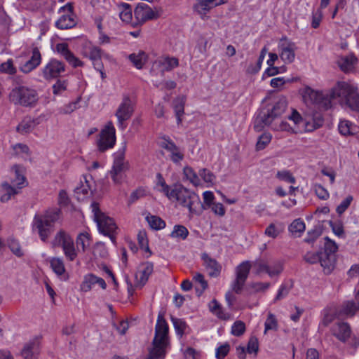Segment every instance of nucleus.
<instances>
[{"label":"nucleus","mask_w":359,"mask_h":359,"mask_svg":"<svg viewBox=\"0 0 359 359\" xmlns=\"http://www.w3.org/2000/svg\"><path fill=\"white\" fill-rule=\"evenodd\" d=\"M134 15L136 20L133 24H142L147 20L156 19L158 18L157 13L144 3H140L134 11Z\"/></svg>","instance_id":"nucleus-17"},{"label":"nucleus","mask_w":359,"mask_h":359,"mask_svg":"<svg viewBox=\"0 0 359 359\" xmlns=\"http://www.w3.org/2000/svg\"><path fill=\"white\" fill-rule=\"evenodd\" d=\"M332 334L342 343H346L352 336L350 325L344 321L334 323L331 327Z\"/></svg>","instance_id":"nucleus-16"},{"label":"nucleus","mask_w":359,"mask_h":359,"mask_svg":"<svg viewBox=\"0 0 359 359\" xmlns=\"http://www.w3.org/2000/svg\"><path fill=\"white\" fill-rule=\"evenodd\" d=\"M194 279L196 282L198 283L201 285V287H196V292L198 296H201V294L205 290V289L208 287V283L205 280L204 276L201 273H196L194 276Z\"/></svg>","instance_id":"nucleus-45"},{"label":"nucleus","mask_w":359,"mask_h":359,"mask_svg":"<svg viewBox=\"0 0 359 359\" xmlns=\"http://www.w3.org/2000/svg\"><path fill=\"white\" fill-rule=\"evenodd\" d=\"M216 0H196L193 6V10L200 15L202 20H205L208 13L214 7L220 4L215 2Z\"/></svg>","instance_id":"nucleus-22"},{"label":"nucleus","mask_w":359,"mask_h":359,"mask_svg":"<svg viewBox=\"0 0 359 359\" xmlns=\"http://www.w3.org/2000/svg\"><path fill=\"white\" fill-rule=\"evenodd\" d=\"M129 169V163L125 159V148L114 154L112 168L109 175L115 184H121L126 178V171Z\"/></svg>","instance_id":"nucleus-9"},{"label":"nucleus","mask_w":359,"mask_h":359,"mask_svg":"<svg viewBox=\"0 0 359 359\" xmlns=\"http://www.w3.org/2000/svg\"><path fill=\"white\" fill-rule=\"evenodd\" d=\"M185 102L186 98L184 96L177 97L173 100L172 106L178 125L181 124L182 121V116L184 114Z\"/></svg>","instance_id":"nucleus-30"},{"label":"nucleus","mask_w":359,"mask_h":359,"mask_svg":"<svg viewBox=\"0 0 359 359\" xmlns=\"http://www.w3.org/2000/svg\"><path fill=\"white\" fill-rule=\"evenodd\" d=\"M323 230L320 226H316L313 229L309 231L304 241L307 243H313L321 236Z\"/></svg>","instance_id":"nucleus-40"},{"label":"nucleus","mask_w":359,"mask_h":359,"mask_svg":"<svg viewBox=\"0 0 359 359\" xmlns=\"http://www.w3.org/2000/svg\"><path fill=\"white\" fill-rule=\"evenodd\" d=\"M160 147L170 152V159L177 163L184 158V154L180 152L179 147L169 138L164 137L159 144Z\"/></svg>","instance_id":"nucleus-21"},{"label":"nucleus","mask_w":359,"mask_h":359,"mask_svg":"<svg viewBox=\"0 0 359 359\" xmlns=\"http://www.w3.org/2000/svg\"><path fill=\"white\" fill-rule=\"evenodd\" d=\"M271 135L269 133H265L261 135L256 144L257 150L264 149L271 142Z\"/></svg>","instance_id":"nucleus-47"},{"label":"nucleus","mask_w":359,"mask_h":359,"mask_svg":"<svg viewBox=\"0 0 359 359\" xmlns=\"http://www.w3.org/2000/svg\"><path fill=\"white\" fill-rule=\"evenodd\" d=\"M283 270V264L280 261L274 262L272 265L269 266L268 275L270 277L278 276Z\"/></svg>","instance_id":"nucleus-56"},{"label":"nucleus","mask_w":359,"mask_h":359,"mask_svg":"<svg viewBox=\"0 0 359 359\" xmlns=\"http://www.w3.org/2000/svg\"><path fill=\"white\" fill-rule=\"evenodd\" d=\"M278 48L280 51V57L285 63H292L294 60L297 46L294 42L289 41L286 36H283Z\"/></svg>","instance_id":"nucleus-15"},{"label":"nucleus","mask_w":359,"mask_h":359,"mask_svg":"<svg viewBox=\"0 0 359 359\" xmlns=\"http://www.w3.org/2000/svg\"><path fill=\"white\" fill-rule=\"evenodd\" d=\"M84 182H81V186L74 189V194L79 201L83 200L92 193L88 180L86 177H84Z\"/></svg>","instance_id":"nucleus-31"},{"label":"nucleus","mask_w":359,"mask_h":359,"mask_svg":"<svg viewBox=\"0 0 359 359\" xmlns=\"http://www.w3.org/2000/svg\"><path fill=\"white\" fill-rule=\"evenodd\" d=\"M41 61V55L40 51L37 47H35L32 50L31 58L21 66L20 69L24 73H29L37 67L40 65Z\"/></svg>","instance_id":"nucleus-27"},{"label":"nucleus","mask_w":359,"mask_h":359,"mask_svg":"<svg viewBox=\"0 0 359 359\" xmlns=\"http://www.w3.org/2000/svg\"><path fill=\"white\" fill-rule=\"evenodd\" d=\"M359 310V302L358 303L354 301H346L344 302L339 310L338 311V315L339 316H348L353 317L355 313Z\"/></svg>","instance_id":"nucleus-28"},{"label":"nucleus","mask_w":359,"mask_h":359,"mask_svg":"<svg viewBox=\"0 0 359 359\" xmlns=\"http://www.w3.org/2000/svg\"><path fill=\"white\" fill-rule=\"evenodd\" d=\"M265 330L264 333H266L269 330H276L278 323L275 316L272 313H269L268 317L264 323Z\"/></svg>","instance_id":"nucleus-50"},{"label":"nucleus","mask_w":359,"mask_h":359,"mask_svg":"<svg viewBox=\"0 0 359 359\" xmlns=\"http://www.w3.org/2000/svg\"><path fill=\"white\" fill-rule=\"evenodd\" d=\"M50 267L57 275L62 276L65 272V267L63 259L60 257H53L50 260Z\"/></svg>","instance_id":"nucleus-37"},{"label":"nucleus","mask_w":359,"mask_h":359,"mask_svg":"<svg viewBox=\"0 0 359 359\" xmlns=\"http://www.w3.org/2000/svg\"><path fill=\"white\" fill-rule=\"evenodd\" d=\"M320 259V253L308 252L304 256V259L306 262L311 264H316L319 262Z\"/></svg>","instance_id":"nucleus-63"},{"label":"nucleus","mask_w":359,"mask_h":359,"mask_svg":"<svg viewBox=\"0 0 359 359\" xmlns=\"http://www.w3.org/2000/svg\"><path fill=\"white\" fill-rule=\"evenodd\" d=\"M128 58L137 69H140L146 62L147 57L144 51H140L137 54H130Z\"/></svg>","instance_id":"nucleus-35"},{"label":"nucleus","mask_w":359,"mask_h":359,"mask_svg":"<svg viewBox=\"0 0 359 359\" xmlns=\"http://www.w3.org/2000/svg\"><path fill=\"white\" fill-rule=\"evenodd\" d=\"M266 53H267V48L266 47H264L260 52V54H259V58H258V60L257 62V66L255 67H252V68L250 67H249L248 69V72H249L250 74H256L257 72H258L259 71Z\"/></svg>","instance_id":"nucleus-49"},{"label":"nucleus","mask_w":359,"mask_h":359,"mask_svg":"<svg viewBox=\"0 0 359 359\" xmlns=\"http://www.w3.org/2000/svg\"><path fill=\"white\" fill-rule=\"evenodd\" d=\"M97 276L93 273L85 276L83 281L81 285V290L83 292L90 291L92 286L96 284Z\"/></svg>","instance_id":"nucleus-38"},{"label":"nucleus","mask_w":359,"mask_h":359,"mask_svg":"<svg viewBox=\"0 0 359 359\" xmlns=\"http://www.w3.org/2000/svg\"><path fill=\"white\" fill-rule=\"evenodd\" d=\"M153 269V263L149 262L142 263L135 273V286L140 288L142 287L147 282L149 276L152 273Z\"/></svg>","instance_id":"nucleus-20"},{"label":"nucleus","mask_w":359,"mask_h":359,"mask_svg":"<svg viewBox=\"0 0 359 359\" xmlns=\"http://www.w3.org/2000/svg\"><path fill=\"white\" fill-rule=\"evenodd\" d=\"M14 172V177L11 178V183L5 181L1 184V196L0 201L1 203H6L11 199V197L20 193L25 185V177L20 170L19 165H14L12 168Z\"/></svg>","instance_id":"nucleus-4"},{"label":"nucleus","mask_w":359,"mask_h":359,"mask_svg":"<svg viewBox=\"0 0 359 359\" xmlns=\"http://www.w3.org/2000/svg\"><path fill=\"white\" fill-rule=\"evenodd\" d=\"M319 262L323 268L324 273L330 274L334 269L336 262V255L331 254L330 255L320 253V259Z\"/></svg>","instance_id":"nucleus-29"},{"label":"nucleus","mask_w":359,"mask_h":359,"mask_svg":"<svg viewBox=\"0 0 359 359\" xmlns=\"http://www.w3.org/2000/svg\"><path fill=\"white\" fill-rule=\"evenodd\" d=\"M281 231L282 229L278 227L275 224L271 223L266 227L264 233L270 238H276Z\"/></svg>","instance_id":"nucleus-53"},{"label":"nucleus","mask_w":359,"mask_h":359,"mask_svg":"<svg viewBox=\"0 0 359 359\" xmlns=\"http://www.w3.org/2000/svg\"><path fill=\"white\" fill-rule=\"evenodd\" d=\"M116 142L115 128L111 122H109L105 128L100 133L97 140L99 151L104 152L108 149L112 148Z\"/></svg>","instance_id":"nucleus-12"},{"label":"nucleus","mask_w":359,"mask_h":359,"mask_svg":"<svg viewBox=\"0 0 359 359\" xmlns=\"http://www.w3.org/2000/svg\"><path fill=\"white\" fill-rule=\"evenodd\" d=\"M55 50L74 68L83 67V62L69 50L67 43L56 44Z\"/></svg>","instance_id":"nucleus-19"},{"label":"nucleus","mask_w":359,"mask_h":359,"mask_svg":"<svg viewBox=\"0 0 359 359\" xmlns=\"http://www.w3.org/2000/svg\"><path fill=\"white\" fill-rule=\"evenodd\" d=\"M174 200L180 205L189 209L191 215H200L205 209L201 203L199 196L194 191H191L182 185L179 184Z\"/></svg>","instance_id":"nucleus-6"},{"label":"nucleus","mask_w":359,"mask_h":359,"mask_svg":"<svg viewBox=\"0 0 359 359\" xmlns=\"http://www.w3.org/2000/svg\"><path fill=\"white\" fill-rule=\"evenodd\" d=\"M133 111L130 98L128 96H125L115 114L118 119V126L122 130H124L126 127L124 121L130 118Z\"/></svg>","instance_id":"nucleus-14"},{"label":"nucleus","mask_w":359,"mask_h":359,"mask_svg":"<svg viewBox=\"0 0 359 359\" xmlns=\"http://www.w3.org/2000/svg\"><path fill=\"white\" fill-rule=\"evenodd\" d=\"M305 230V224L301 219H294L289 226L292 233H302Z\"/></svg>","instance_id":"nucleus-46"},{"label":"nucleus","mask_w":359,"mask_h":359,"mask_svg":"<svg viewBox=\"0 0 359 359\" xmlns=\"http://www.w3.org/2000/svg\"><path fill=\"white\" fill-rule=\"evenodd\" d=\"M353 201L352 196H348L337 207L336 211L339 215L343 214L350 206Z\"/></svg>","instance_id":"nucleus-59"},{"label":"nucleus","mask_w":359,"mask_h":359,"mask_svg":"<svg viewBox=\"0 0 359 359\" xmlns=\"http://www.w3.org/2000/svg\"><path fill=\"white\" fill-rule=\"evenodd\" d=\"M65 69L64 62L56 59H51L43 70V77L46 79L57 78L65 72Z\"/></svg>","instance_id":"nucleus-18"},{"label":"nucleus","mask_w":359,"mask_h":359,"mask_svg":"<svg viewBox=\"0 0 359 359\" xmlns=\"http://www.w3.org/2000/svg\"><path fill=\"white\" fill-rule=\"evenodd\" d=\"M291 287L292 285H288L285 283L282 284L278 291L276 297L274 299V302L280 300L283 298L285 297L288 294Z\"/></svg>","instance_id":"nucleus-62"},{"label":"nucleus","mask_w":359,"mask_h":359,"mask_svg":"<svg viewBox=\"0 0 359 359\" xmlns=\"http://www.w3.org/2000/svg\"><path fill=\"white\" fill-rule=\"evenodd\" d=\"M91 241L90 235L87 232L80 233L76 239L77 250H79V246L81 247V250L84 252L86 249L90 246Z\"/></svg>","instance_id":"nucleus-33"},{"label":"nucleus","mask_w":359,"mask_h":359,"mask_svg":"<svg viewBox=\"0 0 359 359\" xmlns=\"http://www.w3.org/2000/svg\"><path fill=\"white\" fill-rule=\"evenodd\" d=\"M121 8V11H120L119 16L121 20L123 22H125L126 23H132L134 25L132 22L133 20V15H132V9L129 4L126 3H123L120 4L119 6Z\"/></svg>","instance_id":"nucleus-36"},{"label":"nucleus","mask_w":359,"mask_h":359,"mask_svg":"<svg viewBox=\"0 0 359 359\" xmlns=\"http://www.w3.org/2000/svg\"><path fill=\"white\" fill-rule=\"evenodd\" d=\"M230 346L228 343H225L219 346L215 351V357L217 359H223L229 353Z\"/></svg>","instance_id":"nucleus-58"},{"label":"nucleus","mask_w":359,"mask_h":359,"mask_svg":"<svg viewBox=\"0 0 359 359\" xmlns=\"http://www.w3.org/2000/svg\"><path fill=\"white\" fill-rule=\"evenodd\" d=\"M163 65H164V69L166 71H170L179 65V61L176 57H167L164 59Z\"/></svg>","instance_id":"nucleus-61"},{"label":"nucleus","mask_w":359,"mask_h":359,"mask_svg":"<svg viewBox=\"0 0 359 359\" xmlns=\"http://www.w3.org/2000/svg\"><path fill=\"white\" fill-rule=\"evenodd\" d=\"M91 207L99 231L103 235L109 236L111 241L115 243L114 232L117 227L114 221L100 211L97 203H93Z\"/></svg>","instance_id":"nucleus-8"},{"label":"nucleus","mask_w":359,"mask_h":359,"mask_svg":"<svg viewBox=\"0 0 359 359\" xmlns=\"http://www.w3.org/2000/svg\"><path fill=\"white\" fill-rule=\"evenodd\" d=\"M53 245L61 247L65 257L69 261H74L77 257L73 238L63 230H60L56 233L53 241Z\"/></svg>","instance_id":"nucleus-10"},{"label":"nucleus","mask_w":359,"mask_h":359,"mask_svg":"<svg viewBox=\"0 0 359 359\" xmlns=\"http://www.w3.org/2000/svg\"><path fill=\"white\" fill-rule=\"evenodd\" d=\"M39 352L40 341L38 338H35L24 346L21 355L24 359H36Z\"/></svg>","instance_id":"nucleus-24"},{"label":"nucleus","mask_w":359,"mask_h":359,"mask_svg":"<svg viewBox=\"0 0 359 359\" xmlns=\"http://www.w3.org/2000/svg\"><path fill=\"white\" fill-rule=\"evenodd\" d=\"M201 258L208 275L210 277H218L221 273L222 266L217 260L210 257L207 253L202 254Z\"/></svg>","instance_id":"nucleus-25"},{"label":"nucleus","mask_w":359,"mask_h":359,"mask_svg":"<svg viewBox=\"0 0 359 359\" xmlns=\"http://www.w3.org/2000/svg\"><path fill=\"white\" fill-rule=\"evenodd\" d=\"M199 175L205 182L212 183L215 180V175L211 171L205 168L200 170Z\"/></svg>","instance_id":"nucleus-64"},{"label":"nucleus","mask_w":359,"mask_h":359,"mask_svg":"<svg viewBox=\"0 0 359 359\" xmlns=\"http://www.w3.org/2000/svg\"><path fill=\"white\" fill-rule=\"evenodd\" d=\"M147 220L151 229L155 230L163 229L165 226V222L159 217L157 216H147Z\"/></svg>","instance_id":"nucleus-39"},{"label":"nucleus","mask_w":359,"mask_h":359,"mask_svg":"<svg viewBox=\"0 0 359 359\" xmlns=\"http://www.w3.org/2000/svg\"><path fill=\"white\" fill-rule=\"evenodd\" d=\"M67 82L66 80L58 79L53 86V92L55 95H60L67 89Z\"/></svg>","instance_id":"nucleus-57"},{"label":"nucleus","mask_w":359,"mask_h":359,"mask_svg":"<svg viewBox=\"0 0 359 359\" xmlns=\"http://www.w3.org/2000/svg\"><path fill=\"white\" fill-rule=\"evenodd\" d=\"M189 234L187 229L182 225H175L173 231L170 233L172 238H180L184 240Z\"/></svg>","instance_id":"nucleus-44"},{"label":"nucleus","mask_w":359,"mask_h":359,"mask_svg":"<svg viewBox=\"0 0 359 359\" xmlns=\"http://www.w3.org/2000/svg\"><path fill=\"white\" fill-rule=\"evenodd\" d=\"M287 106L286 98L280 97L271 108H269L266 111H262L258 114L254 125L255 129L259 131L263 126L271 125L285 112Z\"/></svg>","instance_id":"nucleus-5"},{"label":"nucleus","mask_w":359,"mask_h":359,"mask_svg":"<svg viewBox=\"0 0 359 359\" xmlns=\"http://www.w3.org/2000/svg\"><path fill=\"white\" fill-rule=\"evenodd\" d=\"M41 117L25 116L18 125L16 130L22 135H26L32 132L34 128L41 123Z\"/></svg>","instance_id":"nucleus-23"},{"label":"nucleus","mask_w":359,"mask_h":359,"mask_svg":"<svg viewBox=\"0 0 359 359\" xmlns=\"http://www.w3.org/2000/svg\"><path fill=\"white\" fill-rule=\"evenodd\" d=\"M351 123L348 121H341L339 123L338 129L339 133L342 135H348L353 134V132L351 131Z\"/></svg>","instance_id":"nucleus-54"},{"label":"nucleus","mask_w":359,"mask_h":359,"mask_svg":"<svg viewBox=\"0 0 359 359\" xmlns=\"http://www.w3.org/2000/svg\"><path fill=\"white\" fill-rule=\"evenodd\" d=\"M209 309L220 319L228 320L229 318V314L223 311L221 305L216 299H213L209 303Z\"/></svg>","instance_id":"nucleus-34"},{"label":"nucleus","mask_w":359,"mask_h":359,"mask_svg":"<svg viewBox=\"0 0 359 359\" xmlns=\"http://www.w3.org/2000/svg\"><path fill=\"white\" fill-rule=\"evenodd\" d=\"M85 55L92 61L93 65L96 70H101L103 68V63L101 60L102 55L101 48L94 46H90L86 50Z\"/></svg>","instance_id":"nucleus-26"},{"label":"nucleus","mask_w":359,"mask_h":359,"mask_svg":"<svg viewBox=\"0 0 359 359\" xmlns=\"http://www.w3.org/2000/svg\"><path fill=\"white\" fill-rule=\"evenodd\" d=\"M171 320L173 323L177 334L182 337L187 327V323L183 320L174 317H171Z\"/></svg>","instance_id":"nucleus-42"},{"label":"nucleus","mask_w":359,"mask_h":359,"mask_svg":"<svg viewBox=\"0 0 359 359\" xmlns=\"http://www.w3.org/2000/svg\"><path fill=\"white\" fill-rule=\"evenodd\" d=\"M245 331V325L241 320L236 321L231 327V334L234 336H241Z\"/></svg>","instance_id":"nucleus-52"},{"label":"nucleus","mask_w":359,"mask_h":359,"mask_svg":"<svg viewBox=\"0 0 359 359\" xmlns=\"http://www.w3.org/2000/svg\"><path fill=\"white\" fill-rule=\"evenodd\" d=\"M251 264L249 261L241 263L236 269V279L232 283V290L237 294H240L245 283L248 277Z\"/></svg>","instance_id":"nucleus-13"},{"label":"nucleus","mask_w":359,"mask_h":359,"mask_svg":"<svg viewBox=\"0 0 359 359\" xmlns=\"http://www.w3.org/2000/svg\"><path fill=\"white\" fill-rule=\"evenodd\" d=\"M183 172L187 179L189 180L193 184L196 186L200 184V180L198 175L191 167H185Z\"/></svg>","instance_id":"nucleus-48"},{"label":"nucleus","mask_w":359,"mask_h":359,"mask_svg":"<svg viewBox=\"0 0 359 359\" xmlns=\"http://www.w3.org/2000/svg\"><path fill=\"white\" fill-rule=\"evenodd\" d=\"M61 13L60 18L55 22V27L60 29H67L74 27L76 25V21L73 11V6L71 3H67L59 9Z\"/></svg>","instance_id":"nucleus-11"},{"label":"nucleus","mask_w":359,"mask_h":359,"mask_svg":"<svg viewBox=\"0 0 359 359\" xmlns=\"http://www.w3.org/2000/svg\"><path fill=\"white\" fill-rule=\"evenodd\" d=\"M277 177L283 181L294 184L295 183V178L292 176L290 171L283 170L278 171L276 175Z\"/></svg>","instance_id":"nucleus-60"},{"label":"nucleus","mask_w":359,"mask_h":359,"mask_svg":"<svg viewBox=\"0 0 359 359\" xmlns=\"http://www.w3.org/2000/svg\"><path fill=\"white\" fill-rule=\"evenodd\" d=\"M39 99L36 90L25 86H17L9 93V100L14 104L34 107Z\"/></svg>","instance_id":"nucleus-7"},{"label":"nucleus","mask_w":359,"mask_h":359,"mask_svg":"<svg viewBox=\"0 0 359 359\" xmlns=\"http://www.w3.org/2000/svg\"><path fill=\"white\" fill-rule=\"evenodd\" d=\"M273 130L276 131H287L290 133H295L294 130L290 126V124L285 121H281L280 123H276L273 121L269 125Z\"/></svg>","instance_id":"nucleus-43"},{"label":"nucleus","mask_w":359,"mask_h":359,"mask_svg":"<svg viewBox=\"0 0 359 359\" xmlns=\"http://www.w3.org/2000/svg\"><path fill=\"white\" fill-rule=\"evenodd\" d=\"M137 240L139 245L142 249L145 250V251L149 252L151 255V252L149 250L148 245V240L147 238V234L144 231H140L137 235Z\"/></svg>","instance_id":"nucleus-55"},{"label":"nucleus","mask_w":359,"mask_h":359,"mask_svg":"<svg viewBox=\"0 0 359 359\" xmlns=\"http://www.w3.org/2000/svg\"><path fill=\"white\" fill-rule=\"evenodd\" d=\"M168 325L163 315L159 313L155 327V334L152 341V347L149 349L147 359H164L166 350L170 346Z\"/></svg>","instance_id":"nucleus-2"},{"label":"nucleus","mask_w":359,"mask_h":359,"mask_svg":"<svg viewBox=\"0 0 359 359\" xmlns=\"http://www.w3.org/2000/svg\"><path fill=\"white\" fill-rule=\"evenodd\" d=\"M356 61V57L350 55L340 58L338 60L337 64L341 71L344 72H348L353 69V65Z\"/></svg>","instance_id":"nucleus-32"},{"label":"nucleus","mask_w":359,"mask_h":359,"mask_svg":"<svg viewBox=\"0 0 359 359\" xmlns=\"http://www.w3.org/2000/svg\"><path fill=\"white\" fill-rule=\"evenodd\" d=\"M60 210L52 209L43 214L36 215L33 219L32 228L37 231L43 242H46L54 231V224L58 220Z\"/></svg>","instance_id":"nucleus-3"},{"label":"nucleus","mask_w":359,"mask_h":359,"mask_svg":"<svg viewBox=\"0 0 359 359\" xmlns=\"http://www.w3.org/2000/svg\"><path fill=\"white\" fill-rule=\"evenodd\" d=\"M8 245L10 250L16 256L20 257L23 255L22 250H21L20 245L18 241L14 238H11L8 241Z\"/></svg>","instance_id":"nucleus-51"},{"label":"nucleus","mask_w":359,"mask_h":359,"mask_svg":"<svg viewBox=\"0 0 359 359\" xmlns=\"http://www.w3.org/2000/svg\"><path fill=\"white\" fill-rule=\"evenodd\" d=\"M337 250L338 245L337 243L328 237H325L324 243V252L323 254L328 255H330L331 254L335 255Z\"/></svg>","instance_id":"nucleus-41"},{"label":"nucleus","mask_w":359,"mask_h":359,"mask_svg":"<svg viewBox=\"0 0 359 359\" xmlns=\"http://www.w3.org/2000/svg\"><path fill=\"white\" fill-rule=\"evenodd\" d=\"M304 99L323 106L325 109L331 107V100L335 98L345 99L346 104L353 111L359 109V93L356 87L344 81H339L333 87L329 95L306 87L303 91Z\"/></svg>","instance_id":"nucleus-1"}]
</instances>
